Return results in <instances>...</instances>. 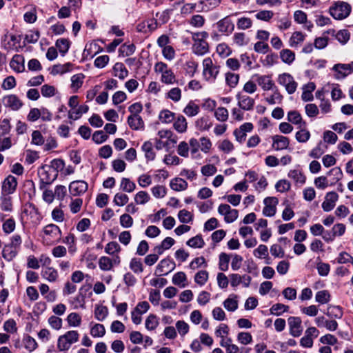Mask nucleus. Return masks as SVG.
<instances>
[{"label": "nucleus", "instance_id": "nucleus-26", "mask_svg": "<svg viewBox=\"0 0 353 353\" xmlns=\"http://www.w3.org/2000/svg\"><path fill=\"white\" fill-rule=\"evenodd\" d=\"M289 178L294 181L296 185H303L305 183L306 177L299 170H290L288 174Z\"/></svg>", "mask_w": 353, "mask_h": 353}, {"label": "nucleus", "instance_id": "nucleus-53", "mask_svg": "<svg viewBox=\"0 0 353 353\" xmlns=\"http://www.w3.org/2000/svg\"><path fill=\"white\" fill-rule=\"evenodd\" d=\"M223 305L228 311L234 312L238 308L236 296L233 298L228 297L223 301Z\"/></svg>", "mask_w": 353, "mask_h": 353}, {"label": "nucleus", "instance_id": "nucleus-58", "mask_svg": "<svg viewBox=\"0 0 353 353\" xmlns=\"http://www.w3.org/2000/svg\"><path fill=\"white\" fill-rule=\"evenodd\" d=\"M208 279V272L206 270L199 271L194 276V281L200 286L203 285Z\"/></svg>", "mask_w": 353, "mask_h": 353}, {"label": "nucleus", "instance_id": "nucleus-2", "mask_svg": "<svg viewBox=\"0 0 353 353\" xmlns=\"http://www.w3.org/2000/svg\"><path fill=\"white\" fill-rule=\"evenodd\" d=\"M79 333L77 330H70L58 338L57 348L60 351L68 350L71 345L79 341Z\"/></svg>", "mask_w": 353, "mask_h": 353}, {"label": "nucleus", "instance_id": "nucleus-34", "mask_svg": "<svg viewBox=\"0 0 353 353\" xmlns=\"http://www.w3.org/2000/svg\"><path fill=\"white\" fill-rule=\"evenodd\" d=\"M272 90L273 93L265 99V101L270 105L281 103L283 100V95L281 94L278 88L276 87Z\"/></svg>", "mask_w": 353, "mask_h": 353}, {"label": "nucleus", "instance_id": "nucleus-31", "mask_svg": "<svg viewBox=\"0 0 353 353\" xmlns=\"http://www.w3.org/2000/svg\"><path fill=\"white\" fill-rule=\"evenodd\" d=\"M43 277L49 282H54L57 281L59 274L57 270L52 267H46L42 270Z\"/></svg>", "mask_w": 353, "mask_h": 353}, {"label": "nucleus", "instance_id": "nucleus-51", "mask_svg": "<svg viewBox=\"0 0 353 353\" xmlns=\"http://www.w3.org/2000/svg\"><path fill=\"white\" fill-rule=\"evenodd\" d=\"M305 39V36L301 32H295L292 34L290 39L289 43L292 48H296L302 43Z\"/></svg>", "mask_w": 353, "mask_h": 353}, {"label": "nucleus", "instance_id": "nucleus-46", "mask_svg": "<svg viewBox=\"0 0 353 353\" xmlns=\"http://www.w3.org/2000/svg\"><path fill=\"white\" fill-rule=\"evenodd\" d=\"M187 245L190 246L192 248H202L205 242L201 236V235H196L191 239H190L186 242Z\"/></svg>", "mask_w": 353, "mask_h": 353}, {"label": "nucleus", "instance_id": "nucleus-10", "mask_svg": "<svg viewBox=\"0 0 353 353\" xmlns=\"http://www.w3.org/2000/svg\"><path fill=\"white\" fill-rule=\"evenodd\" d=\"M2 102L6 108H8L13 111L19 110L23 105L22 101L15 94L4 96Z\"/></svg>", "mask_w": 353, "mask_h": 353}, {"label": "nucleus", "instance_id": "nucleus-17", "mask_svg": "<svg viewBox=\"0 0 353 353\" xmlns=\"http://www.w3.org/2000/svg\"><path fill=\"white\" fill-rule=\"evenodd\" d=\"M239 107L245 111L252 110L254 108L255 101L252 97L239 93L236 94Z\"/></svg>", "mask_w": 353, "mask_h": 353}, {"label": "nucleus", "instance_id": "nucleus-22", "mask_svg": "<svg viewBox=\"0 0 353 353\" xmlns=\"http://www.w3.org/2000/svg\"><path fill=\"white\" fill-rule=\"evenodd\" d=\"M13 209L12 197L10 195L1 194L0 210L5 212L11 213Z\"/></svg>", "mask_w": 353, "mask_h": 353}, {"label": "nucleus", "instance_id": "nucleus-36", "mask_svg": "<svg viewBox=\"0 0 353 353\" xmlns=\"http://www.w3.org/2000/svg\"><path fill=\"white\" fill-rule=\"evenodd\" d=\"M280 58L288 65H291L295 60V54L289 49H283L280 52Z\"/></svg>", "mask_w": 353, "mask_h": 353}, {"label": "nucleus", "instance_id": "nucleus-63", "mask_svg": "<svg viewBox=\"0 0 353 353\" xmlns=\"http://www.w3.org/2000/svg\"><path fill=\"white\" fill-rule=\"evenodd\" d=\"M135 46L134 44H123L122 45L119 51L123 57H128L132 55L135 51Z\"/></svg>", "mask_w": 353, "mask_h": 353}, {"label": "nucleus", "instance_id": "nucleus-23", "mask_svg": "<svg viewBox=\"0 0 353 353\" xmlns=\"http://www.w3.org/2000/svg\"><path fill=\"white\" fill-rule=\"evenodd\" d=\"M20 250L10 245V243H7L4 245L2 250V256L7 261H11L13 260L17 255L18 254Z\"/></svg>", "mask_w": 353, "mask_h": 353}, {"label": "nucleus", "instance_id": "nucleus-3", "mask_svg": "<svg viewBox=\"0 0 353 353\" xmlns=\"http://www.w3.org/2000/svg\"><path fill=\"white\" fill-rule=\"evenodd\" d=\"M38 175L40 179L39 188L43 190L46 185L51 184L57 177L56 172L48 165H43L38 170Z\"/></svg>", "mask_w": 353, "mask_h": 353}, {"label": "nucleus", "instance_id": "nucleus-6", "mask_svg": "<svg viewBox=\"0 0 353 353\" xmlns=\"http://www.w3.org/2000/svg\"><path fill=\"white\" fill-rule=\"evenodd\" d=\"M203 74L208 81H214L219 72V66L213 63L211 58H205L203 61Z\"/></svg>", "mask_w": 353, "mask_h": 353}, {"label": "nucleus", "instance_id": "nucleus-8", "mask_svg": "<svg viewBox=\"0 0 353 353\" xmlns=\"http://www.w3.org/2000/svg\"><path fill=\"white\" fill-rule=\"evenodd\" d=\"M176 268L175 262L169 257L162 259L156 268V274L167 275Z\"/></svg>", "mask_w": 353, "mask_h": 353}, {"label": "nucleus", "instance_id": "nucleus-25", "mask_svg": "<svg viewBox=\"0 0 353 353\" xmlns=\"http://www.w3.org/2000/svg\"><path fill=\"white\" fill-rule=\"evenodd\" d=\"M212 122L209 116L205 115L199 118L195 122L196 128L200 131H207L212 127Z\"/></svg>", "mask_w": 353, "mask_h": 353}, {"label": "nucleus", "instance_id": "nucleus-59", "mask_svg": "<svg viewBox=\"0 0 353 353\" xmlns=\"http://www.w3.org/2000/svg\"><path fill=\"white\" fill-rule=\"evenodd\" d=\"M214 117L219 121H226L228 119V111L225 108L219 107L215 110Z\"/></svg>", "mask_w": 353, "mask_h": 353}, {"label": "nucleus", "instance_id": "nucleus-29", "mask_svg": "<svg viewBox=\"0 0 353 353\" xmlns=\"http://www.w3.org/2000/svg\"><path fill=\"white\" fill-rule=\"evenodd\" d=\"M288 120L289 122L294 125H299V128L301 126H305L306 124L305 122L303 121L301 114L296 110L288 112Z\"/></svg>", "mask_w": 353, "mask_h": 353}, {"label": "nucleus", "instance_id": "nucleus-64", "mask_svg": "<svg viewBox=\"0 0 353 353\" xmlns=\"http://www.w3.org/2000/svg\"><path fill=\"white\" fill-rule=\"evenodd\" d=\"M150 200V195L145 191L137 192L134 196V201L137 204L143 205Z\"/></svg>", "mask_w": 353, "mask_h": 353}, {"label": "nucleus", "instance_id": "nucleus-4", "mask_svg": "<svg viewBox=\"0 0 353 353\" xmlns=\"http://www.w3.org/2000/svg\"><path fill=\"white\" fill-rule=\"evenodd\" d=\"M154 70L156 72L161 74V80L163 83L173 84L176 81L174 72L166 63L161 61L157 62L154 65Z\"/></svg>", "mask_w": 353, "mask_h": 353}, {"label": "nucleus", "instance_id": "nucleus-50", "mask_svg": "<svg viewBox=\"0 0 353 353\" xmlns=\"http://www.w3.org/2000/svg\"><path fill=\"white\" fill-rule=\"evenodd\" d=\"M289 310V306L284 305L283 303H276L274 304L270 309V312L271 314L279 316L282 314L283 312H288Z\"/></svg>", "mask_w": 353, "mask_h": 353}, {"label": "nucleus", "instance_id": "nucleus-54", "mask_svg": "<svg viewBox=\"0 0 353 353\" xmlns=\"http://www.w3.org/2000/svg\"><path fill=\"white\" fill-rule=\"evenodd\" d=\"M130 268L135 274L141 273L143 271V267L141 259L132 258L130 262Z\"/></svg>", "mask_w": 353, "mask_h": 353}, {"label": "nucleus", "instance_id": "nucleus-35", "mask_svg": "<svg viewBox=\"0 0 353 353\" xmlns=\"http://www.w3.org/2000/svg\"><path fill=\"white\" fill-rule=\"evenodd\" d=\"M170 188L175 191H183L187 189L188 183L181 178H175L170 181Z\"/></svg>", "mask_w": 353, "mask_h": 353}, {"label": "nucleus", "instance_id": "nucleus-14", "mask_svg": "<svg viewBox=\"0 0 353 353\" xmlns=\"http://www.w3.org/2000/svg\"><path fill=\"white\" fill-rule=\"evenodd\" d=\"M17 186V178L12 175H9L2 182L1 194L10 195L15 192Z\"/></svg>", "mask_w": 353, "mask_h": 353}, {"label": "nucleus", "instance_id": "nucleus-21", "mask_svg": "<svg viewBox=\"0 0 353 353\" xmlns=\"http://www.w3.org/2000/svg\"><path fill=\"white\" fill-rule=\"evenodd\" d=\"M5 214H0V219L3 221L2 230L5 234L8 235L14 231L16 228V221L12 217L7 219H5Z\"/></svg>", "mask_w": 353, "mask_h": 353}, {"label": "nucleus", "instance_id": "nucleus-30", "mask_svg": "<svg viewBox=\"0 0 353 353\" xmlns=\"http://www.w3.org/2000/svg\"><path fill=\"white\" fill-rule=\"evenodd\" d=\"M128 123L132 130H139L143 127V121L139 115H130L128 117Z\"/></svg>", "mask_w": 353, "mask_h": 353}, {"label": "nucleus", "instance_id": "nucleus-47", "mask_svg": "<svg viewBox=\"0 0 353 353\" xmlns=\"http://www.w3.org/2000/svg\"><path fill=\"white\" fill-rule=\"evenodd\" d=\"M221 1V0H201L199 3L202 6L203 10L209 11L218 7Z\"/></svg>", "mask_w": 353, "mask_h": 353}, {"label": "nucleus", "instance_id": "nucleus-48", "mask_svg": "<svg viewBox=\"0 0 353 353\" xmlns=\"http://www.w3.org/2000/svg\"><path fill=\"white\" fill-rule=\"evenodd\" d=\"M120 188L125 192H132L135 188L136 185L134 182L131 181L128 178H122Z\"/></svg>", "mask_w": 353, "mask_h": 353}, {"label": "nucleus", "instance_id": "nucleus-55", "mask_svg": "<svg viewBox=\"0 0 353 353\" xmlns=\"http://www.w3.org/2000/svg\"><path fill=\"white\" fill-rule=\"evenodd\" d=\"M108 311L105 306L97 305L94 310V316L99 321H103L108 316Z\"/></svg>", "mask_w": 353, "mask_h": 353}, {"label": "nucleus", "instance_id": "nucleus-28", "mask_svg": "<svg viewBox=\"0 0 353 353\" xmlns=\"http://www.w3.org/2000/svg\"><path fill=\"white\" fill-rule=\"evenodd\" d=\"M10 68L17 72H21L24 70L23 58L21 55L15 54L10 63Z\"/></svg>", "mask_w": 353, "mask_h": 353}, {"label": "nucleus", "instance_id": "nucleus-15", "mask_svg": "<svg viewBox=\"0 0 353 353\" xmlns=\"http://www.w3.org/2000/svg\"><path fill=\"white\" fill-rule=\"evenodd\" d=\"M218 31L221 34L229 35L234 30V24L229 17H225L216 23Z\"/></svg>", "mask_w": 353, "mask_h": 353}, {"label": "nucleus", "instance_id": "nucleus-41", "mask_svg": "<svg viewBox=\"0 0 353 353\" xmlns=\"http://www.w3.org/2000/svg\"><path fill=\"white\" fill-rule=\"evenodd\" d=\"M172 283L181 288L186 286L187 276L183 272H178L173 275Z\"/></svg>", "mask_w": 353, "mask_h": 353}, {"label": "nucleus", "instance_id": "nucleus-61", "mask_svg": "<svg viewBox=\"0 0 353 353\" xmlns=\"http://www.w3.org/2000/svg\"><path fill=\"white\" fill-rule=\"evenodd\" d=\"M198 68V63L194 61L190 60L185 63V73L190 77H192Z\"/></svg>", "mask_w": 353, "mask_h": 353}, {"label": "nucleus", "instance_id": "nucleus-60", "mask_svg": "<svg viewBox=\"0 0 353 353\" xmlns=\"http://www.w3.org/2000/svg\"><path fill=\"white\" fill-rule=\"evenodd\" d=\"M174 113L168 110H163L159 114V119L163 123H171L174 120Z\"/></svg>", "mask_w": 353, "mask_h": 353}, {"label": "nucleus", "instance_id": "nucleus-20", "mask_svg": "<svg viewBox=\"0 0 353 353\" xmlns=\"http://www.w3.org/2000/svg\"><path fill=\"white\" fill-rule=\"evenodd\" d=\"M272 147L275 150H283L288 148L290 140L288 137L282 135H274L272 137Z\"/></svg>", "mask_w": 353, "mask_h": 353}, {"label": "nucleus", "instance_id": "nucleus-24", "mask_svg": "<svg viewBox=\"0 0 353 353\" xmlns=\"http://www.w3.org/2000/svg\"><path fill=\"white\" fill-rule=\"evenodd\" d=\"M192 50L194 53L199 56L204 55L209 51V46L206 41H194L192 46Z\"/></svg>", "mask_w": 353, "mask_h": 353}, {"label": "nucleus", "instance_id": "nucleus-39", "mask_svg": "<svg viewBox=\"0 0 353 353\" xmlns=\"http://www.w3.org/2000/svg\"><path fill=\"white\" fill-rule=\"evenodd\" d=\"M325 314L331 319H341L343 316V311L339 306L330 305L327 308Z\"/></svg>", "mask_w": 353, "mask_h": 353}, {"label": "nucleus", "instance_id": "nucleus-11", "mask_svg": "<svg viewBox=\"0 0 353 353\" xmlns=\"http://www.w3.org/2000/svg\"><path fill=\"white\" fill-rule=\"evenodd\" d=\"M253 78L255 79V82L264 91L271 90L276 88L274 81L270 75L255 74Z\"/></svg>", "mask_w": 353, "mask_h": 353}, {"label": "nucleus", "instance_id": "nucleus-12", "mask_svg": "<svg viewBox=\"0 0 353 353\" xmlns=\"http://www.w3.org/2000/svg\"><path fill=\"white\" fill-rule=\"evenodd\" d=\"M279 203V200L276 197H266L263 203L265 205L263 209V214L265 216H273L276 212V205Z\"/></svg>", "mask_w": 353, "mask_h": 353}, {"label": "nucleus", "instance_id": "nucleus-52", "mask_svg": "<svg viewBox=\"0 0 353 353\" xmlns=\"http://www.w3.org/2000/svg\"><path fill=\"white\" fill-rule=\"evenodd\" d=\"M330 294L327 290H321L316 292L315 300L320 304L327 303L330 301Z\"/></svg>", "mask_w": 353, "mask_h": 353}, {"label": "nucleus", "instance_id": "nucleus-57", "mask_svg": "<svg viewBox=\"0 0 353 353\" xmlns=\"http://www.w3.org/2000/svg\"><path fill=\"white\" fill-rule=\"evenodd\" d=\"M239 75L237 74L227 72L225 74V81L226 83L232 88L236 86L239 83Z\"/></svg>", "mask_w": 353, "mask_h": 353}, {"label": "nucleus", "instance_id": "nucleus-16", "mask_svg": "<svg viewBox=\"0 0 353 353\" xmlns=\"http://www.w3.org/2000/svg\"><path fill=\"white\" fill-rule=\"evenodd\" d=\"M290 328V334L294 337L299 336L303 331L301 319L297 316H290L288 319Z\"/></svg>", "mask_w": 353, "mask_h": 353}, {"label": "nucleus", "instance_id": "nucleus-45", "mask_svg": "<svg viewBox=\"0 0 353 353\" xmlns=\"http://www.w3.org/2000/svg\"><path fill=\"white\" fill-rule=\"evenodd\" d=\"M310 132L305 128H300L296 133L295 139L299 143H306L310 138Z\"/></svg>", "mask_w": 353, "mask_h": 353}, {"label": "nucleus", "instance_id": "nucleus-43", "mask_svg": "<svg viewBox=\"0 0 353 353\" xmlns=\"http://www.w3.org/2000/svg\"><path fill=\"white\" fill-rule=\"evenodd\" d=\"M70 42L68 39L61 38L57 40L56 47L59 52L64 55L69 50Z\"/></svg>", "mask_w": 353, "mask_h": 353}, {"label": "nucleus", "instance_id": "nucleus-7", "mask_svg": "<svg viewBox=\"0 0 353 353\" xmlns=\"http://www.w3.org/2000/svg\"><path fill=\"white\" fill-rule=\"evenodd\" d=\"M23 212L30 216L31 222L35 225H39L43 219V216L39 212L38 208L32 203H26L24 205Z\"/></svg>", "mask_w": 353, "mask_h": 353}, {"label": "nucleus", "instance_id": "nucleus-1", "mask_svg": "<svg viewBox=\"0 0 353 353\" xmlns=\"http://www.w3.org/2000/svg\"><path fill=\"white\" fill-rule=\"evenodd\" d=\"M351 11V6L347 2L342 1L334 2L329 10L330 15L336 20L346 19L350 14Z\"/></svg>", "mask_w": 353, "mask_h": 353}, {"label": "nucleus", "instance_id": "nucleus-44", "mask_svg": "<svg viewBox=\"0 0 353 353\" xmlns=\"http://www.w3.org/2000/svg\"><path fill=\"white\" fill-rule=\"evenodd\" d=\"M67 322L70 327H79L81 324V316L77 312H72L67 317Z\"/></svg>", "mask_w": 353, "mask_h": 353}, {"label": "nucleus", "instance_id": "nucleus-27", "mask_svg": "<svg viewBox=\"0 0 353 353\" xmlns=\"http://www.w3.org/2000/svg\"><path fill=\"white\" fill-rule=\"evenodd\" d=\"M90 333L94 338H102L105 334V328L103 324L90 323Z\"/></svg>", "mask_w": 353, "mask_h": 353}, {"label": "nucleus", "instance_id": "nucleus-37", "mask_svg": "<svg viewBox=\"0 0 353 353\" xmlns=\"http://www.w3.org/2000/svg\"><path fill=\"white\" fill-rule=\"evenodd\" d=\"M200 108L199 105L194 103L193 101H189L187 105L183 109V113L188 117H194L199 114Z\"/></svg>", "mask_w": 353, "mask_h": 353}, {"label": "nucleus", "instance_id": "nucleus-18", "mask_svg": "<svg viewBox=\"0 0 353 353\" xmlns=\"http://www.w3.org/2000/svg\"><path fill=\"white\" fill-rule=\"evenodd\" d=\"M338 199L339 195L336 192H327L325 196V200L321 205L323 210L325 212H330L333 210Z\"/></svg>", "mask_w": 353, "mask_h": 353}, {"label": "nucleus", "instance_id": "nucleus-32", "mask_svg": "<svg viewBox=\"0 0 353 353\" xmlns=\"http://www.w3.org/2000/svg\"><path fill=\"white\" fill-rule=\"evenodd\" d=\"M114 75L120 79H124L128 75V71L123 63L118 62L113 66Z\"/></svg>", "mask_w": 353, "mask_h": 353}, {"label": "nucleus", "instance_id": "nucleus-62", "mask_svg": "<svg viewBox=\"0 0 353 353\" xmlns=\"http://www.w3.org/2000/svg\"><path fill=\"white\" fill-rule=\"evenodd\" d=\"M129 201V197L128 195L123 193H117L114 195L113 202L116 205L118 206H123L125 205Z\"/></svg>", "mask_w": 353, "mask_h": 353}, {"label": "nucleus", "instance_id": "nucleus-5", "mask_svg": "<svg viewBox=\"0 0 353 353\" xmlns=\"http://www.w3.org/2000/svg\"><path fill=\"white\" fill-rule=\"evenodd\" d=\"M277 82L285 88V91L292 94L294 93L298 87V83L294 80L292 75L288 72H283L278 75Z\"/></svg>", "mask_w": 353, "mask_h": 353}, {"label": "nucleus", "instance_id": "nucleus-56", "mask_svg": "<svg viewBox=\"0 0 353 353\" xmlns=\"http://www.w3.org/2000/svg\"><path fill=\"white\" fill-rule=\"evenodd\" d=\"M99 265L101 270L103 271L110 270L113 266V262L108 256H101L99 261Z\"/></svg>", "mask_w": 353, "mask_h": 353}, {"label": "nucleus", "instance_id": "nucleus-19", "mask_svg": "<svg viewBox=\"0 0 353 353\" xmlns=\"http://www.w3.org/2000/svg\"><path fill=\"white\" fill-rule=\"evenodd\" d=\"M43 233L48 240L58 241L61 236L60 228L54 224H48L43 228Z\"/></svg>", "mask_w": 353, "mask_h": 353}, {"label": "nucleus", "instance_id": "nucleus-9", "mask_svg": "<svg viewBox=\"0 0 353 353\" xmlns=\"http://www.w3.org/2000/svg\"><path fill=\"white\" fill-rule=\"evenodd\" d=\"M332 70L336 72L335 79H342L353 72V61L350 63L335 64Z\"/></svg>", "mask_w": 353, "mask_h": 353}, {"label": "nucleus", "instance_id": "nucleus-38", "mask_svg": "<svg viewBox=\"0 0 353 353\" xmlns=\"http://www.w3.org/2000/svg\"><path fill=\"white\" fill-rule=\"evenodd\" d=\"M233 41L237 46H245L249 43L250 39L244 32H236L233 36Z\"/></svg>", "mask_w": 353, "mask_h": 353}, {"label": "nucleus", "instance_id": "nucleus-49", "mask_svg": "<svg viewBox=\"0 0 353 353\" xmlns=\"http://www.w3.org/2000/svg\"><path fill=\"white\" fill-rule=\"evenodd\" d=\"M85 76L82 73L77 74L71 77V88L76 92L83 84Z\"/></svg>", "mask_w": 353, "mask_h": 353}, {"label": "nucleus", "instance_id": "nucleus-13", "mask_svg": "<svg viewBox=\"0 0 353 353\" xmlns=\"http://www.w3.org/2000/svg\"><path fill=\"white\" fill-rule=\"evenodd\" d=\"M88 188V184L83 180L72 181L69 185V192L74 196L82 195Z\"/></svg>", "mask_w": 353, "mask_h": 353}, {"label": "nucleus", "instance_id": "nucleus-42", "mask_svg": "<svg viewBox=\"0 0 353 353\" xmlns=\"http://www.w3.org/2000/svg\"><path fill=\"white\" fill-rule=\"evenodd\" d=\"M173 125L178 132L183 133L187 130L188 123L185 118L181 115L177 117Z\"/></svg>", "mask_w": 353, "mask_h": 353}, {"label": "nucleus", "instance_id": "nucleus-33", "mask_svg": "<svg viewBox=\"0 0 353 353\" xmlns=\"http://www.w3.org/2000/svg\"><path fill=\"white\" fill-rule=\"evenodd\" d=\"M141 148L148 161H153L155 159L156 154L153 150V143L151 141H148L144 142Z\"/></svg>", "mask_w": 353, "mask_h": 353}, {"label": "nucleus", "instance_id": "nucleus-40", "mask_svg": "<svg viewBox=\"0 0 353 353\" xmlns=\"http://www.w3.org/2000/svg\"><path fill=\"white\" fill-rule=\"evenodd\" d=\"M89 110L87 105H81L75 110H70L68 112V118L73 120L79 119L83 113H86Z\"/></svg>", "mask_w": 353, "mask_h": 353}]
</instances>
